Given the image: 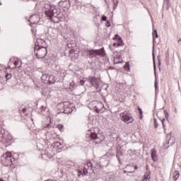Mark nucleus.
<instances>
[{
    "instance_id": "1a4fd4ad",
    "label": "nucleus",
    "mask_w": 181,
    "mask_h": 181,
    "mask_svg": "<svg viewBox=\"0 0 181 181\" xmlns=\"http://www.w3.org/2000/svg\"><path fill=\"white\" fill-rule=\"evenodd\" d=\"M88 81L91 84L92 87H95L96 90L100 88V79L95 78V76H89Z\"/></svg>"
},
{
    "instance_id": "4c0bfd02",
    "label": "nucleus",
    "mask_w": 181,
    "mask_h": 181,
    "mask_svg": "<svg viewBox=\"0 0 181 181\" xmlns=\"http://www.w3.org/2000/svg\"><path fill=\"white\" fill-rule=\"evenodd\" d=\"M117 40H118L119 42H121V43H122V38L121 37H119L117 38Z\"/></svg>"
},
{
    "instance_id": "79ce46f5",
    "label": "nucleus",
    "mask_w": 181,
    "mask_h": 181,
    "mask_svg": "<svg viewBox=\"0 0 181 181\" xmlns=\"http://www.w3.org/2000/svg\"><path fill=\"white\" fill-rule=\"evenodd\" d=\"M117 38L119 37V35L118 34H116V35H115V37H114L113 39H117Z\"/></svg>"
},
{
    "instance_id": "423d86ee",
    "label": "nucleus",
    "mask_w": 181,
    "mask_h": 181,
    "mask_svg": "<svg viewBox=\"0 0 181 181\" xmlns=\"http://www.w3.org/2000/svg\"><path fill=\"white\" fill-rule=\"evenodd\" d=\"M86 138H90V139L95 141V144H101V139L98 137V134L95 132V129H90V130H88Z\"/></svg>"
},
{
    "instance_id": "c03bdc74",
    "label": "nucleus",
    "mask_w": 181,
    "mask_h": 181,
    "mask_svg": "<svg viewBox=\"0 0 181 181\" xmlns=\"http://www.w3.org/2000/svg\"><path fill=\"white\" fill-rule=\"evenodd\" d=\"M177 43H179L180 45H181V38H180V39L177 40Z\"/></svg>"
},
{
    "instance_id": "09e8293b",
    "label": "nucleus",
    "mask_w": 181,
    "mask_h": 181,
    "mask_svg": "<svg viewBox=\"0 0 181 181\" xmlns=\"http://www.w3.org/2000/svg\"><path fill=\"white\" fill-rule=\"evenodd\" d=\"M25 111H26V109H23V112H25Z\"/></svg>"
},
{
    "instance_id": "5fc2aeb1",
    "label": "nucleus",
    "mask_w": 181,
    "mask_h": 181,
    "mask_svg": "<svg viewBox=\"0 0 181 181\" xmlns=\"http://www.w3.org/2000/svg\"><path fill=\"white\" fill-rule=\"evenodd\" d=\"M168 136L169 137V136H170V134H168Z\"/></svg>"
},
{
    "instance_id": "4468645a",
    "label": "nucleus",
    "mask_w": 181,
    "mask_h": 181,
    "mask_svg": "<svg viewBox=\"0 0 181 181\" xmlns=\"http://www.w3.org/2000/svg\"><path fill=\"white\" fill-rule=\"evenodd\" d=\"M29 22L32 24V25H35V23H39V21H40V18L39 16L35 14L31 16L29 18Z\"/></svg>"
},
{
    "instance_id": "ea45409f",
    "label": "nucleus",
    "mask_w": 181,
    "mask_h": 181,
    "mask_svg": "<svg viewBox=\"0 0 181 181\" xmlns=\"http://www.w3.org/2000/svg\"><path fill=\"white\" fill-rule=\"evenodd\" d=\"M106 26H107V28H110V21H107L106 23Z\"/></svg>"
},
{
    "instance_id": "b1692460",
    "label": "nucleus",
    "mask_w": 181,
    "mask_h": 181,
    "mask_svg": "<svg viewBox=\"0 0 181 181\" xmlns=\"http://www.w3.org/2000/svg\"><path fill=\"white\" fill-rule=\"evenodd\" d=\"M5 77L6 80H11L12 78V74H6Z\"/></svg>"
},
{
    "instance_id": "8fccbe9b",
    "label": "nucleus",
    "mask_w": 181,
    "mask_h": 181,
    "mask_svg": "<svg viewBox=\"0 0 181 181\" xmlns=\"http://www.w3.org/2000/svg\"><path fill=\"white\" fill-rule=\"evenodd\" d=\"M153 59H155V56L153 55Z\"/></svg>"
},
{
    "instance_id": "9d476101",
    "label": "nucleus",
    "mask_w": 181,
    "mask_h": 181,
    "mask_svg": "<svg viewBox=\"0 0 181 181\" xmlns=\"http://www.w3.org/2000/svg\"><path fill=\"white\" fill-rule=\"evenodd\" d=\"M64 114H71L74 111V107L73 105L69 103V102H64Z\"/></svg>"
},
{
    "instance_id": "a18cd8bd",
    "label": "nucleus",
    "mask_w": 181,
    "mask_h": 181,
    "mask_svg": "<svg viewBox=\"0 0 181 181\" xmlns=\"http://www.w3.org/2000/svg\"><path fill=\"white\" fill-rule=\"evenodd\" d=\"M143 181H151L149 179L144 178Z\"/></svg>"
},
{
    "instance_id": "f257e3e1",
    "label": "nucleus",
    "mask_w": 181,
    "mask_h": 181,
    "mask_svg": "<svg viewBox=\"0 0 181 181\" xmlns=\"http://www.w3.org/2000/svg\"><path fill=\"white\" fill-rule=\"evenodd\" d=\"M45 13L52 22H57L53 19V18H59L60 15V8L57 6L52 4H47L45 5Z\"/></svg>"
},
{
    "instance_id": "2f4dec72",
    "label": "nucleus",
    "mask_w": 181,
    "mask_h": 181,
    "mask_svg": "<svg viewBox=\"0 0 181 181\" xmlns=\"http://www.w3.org/2000/svg\"><path fill=\"white\" fill-rule=\"evenodd\" d=\"M85 83H86V81H84L83 79L80 80V85L81 86H83V84H85Z\"/></svg>"
},
{
    "instance_id": "412c9836",
    "label": "nucleus",
    "mask_w": 181,
    "mask_h": 181,
    "mask_svg": "<svg viewBox=\"0 0 181 181\" xmlns=\"http://www.w3.org/2000/svg\"><path fill=\"white\" fill-rule=\"evenodd\" d=\"M124 70H126L127 71H129L130 68H129V62H126V64L124 65Z\"/></svg>"
},
{
    "instance_id": "f03ea898",
    "label": "nucleus",
    "mask_w": 181,
    "mask_h": 181,
    "mask_svg": "<svg viewBox=\"0 0 181 181\" xmlns=\"http://www.w3.org/2000/svg\"><path fill=\"white\" fill-rule=\"evenodd\" d=\"M0 142H3V144H12L13 142L12 135L2 129V127H0Z\"/></svg>"
},
{
    "instance_id": "bb28decb",
    "label": "nucleus",
    "mask_w": 181,
    "mask_h": 181,
    "mask_svg": "<svg viewBox=\"0 0 181 181\" xmlns=\"http://www.w3.org/2000/svg\"><path fill=\"white\" fill-rule=\"evenodd\" d=\"M153 122H154V128H158V127H159V124H158V121L156 120V118L153 119Z\"/></svg>"
},
{
    "instance_id": "6e6d98bb",
    "label": "nucleus",
    "mask_w": 181,
    "mask_h": 181,
    "mask_svg": "<svg viewBox=\"0 0 181 181\" xmlns=\"http://www.w3.org/2000/svg\"><path fill=\"white\" fill-rule=\"evenodd\" d=\"M110 69H114V68H112V67H110Z\"/></svg>"
},
{
    "instance_id": "f3484780",
    "label": "nucleus",
    "mask_w": 181,
    "mask_h": 181,
    "mask_svg": "<svg viewBox=\"0 0 181 181\" xmlns=\"http://www.w3.org/2000/svg\"><path fill=\"white\" fill-rule=\"evenodd\" d=\"M179 176H180L179 171H175L173 173V180H175V181L177 180V179H179Z\"/></svg>"
},
{
    "instance_id": "9b49d317",
    "label": "nucleus",
    "mask_w": 181,
    "mask_h": 181,
    "mask_svg": "<svg viewBox=\"0 0 181 181\" xmlns=\"http://www.w3.org/2000/svg\"><path fill=\"white\" fill-rule=\"evenodd\" d=\"M41 156L42 158L45 159V160H47V159H52V158H53V153L49 152V149L42 150L41 151Z\"/></svg>"
},
{
    "instance_id": "aec40b11",
    "label": "nucleus",
    "mask_w": 181,
    "mask_h": 181,
    "mask_svg": "<svg viewBox=\"0 0 181 181\" xmlns=\"http://www.w3.org/2000/svg\"><path fill=\"white\" fill-rule=\"evenodd\" d=\"M54 146L55 148H59V149H61L62 146H63V144L60 141H55L54 143Z\"/></svg>"
},
{
    "instance_id": "4be33fe9",
    "label": "nucleus",
    "mask_w": 181,
    "mask_h": 181,
    "mask_svg": "<svg viewBox=\"0 0 181 181\" xmlns=\"http://www.w3.org/2000/svg\"><path fill=\"white\" fill-rule=\"evenodd\" d=\"M144 179H151V173L146 172L144 175Z\"/></svg>"
},
{
    "instance_id": "a211bd4d",
    "label": "nucleus",
    "mask_w": 181,
    "mask_h": 181,
    "mask_svg": "<svg viewBox=\"0 0 181 181\" xmlns=\"http://www.w3.org/2000/svg\"><path fill=\"white\" fill-rule=\"evenodd\" d=\"M121 156H122V151L117 150L116 153V158L118 159L119 162L121 161V160L119 159Z\"/></svg>"
},
{
    "instance_id": "13d9d810",
    "label": "nucleus",
    "mask_w": 181,
    "mask_h": 181,
    "mask_svg": "<svg viewBox=\"0 0 181 181\" xmlns=\"http://www.w3.org/2000/svg\"><path fill=\"white\" fill-rule=\"evenodd\" d=\"M79 173H81V171H80Z\"/></svg>"
},
{
    "instance_id": "3c124183",
    "label": "nucleus",
    "mask_w": 181,
    "mask_h": 181,
    "mask_svg": "<svg viewBox=\"0 0 181 181\" xmlns=\"http://www.w3.org/2000/svg\"><path fill=\"white\" fill-rule=\"evenodd\" d=\"M46 135H47V136L49 135V132H47V134H46Z\"/></svg>"
},
{
    "instance_id": "4d7b16f0",
    "label": "nucleus",
    "mask_w": 181,
    "mask_h": 181,
    "mask_svg": "<svg viewBox=\"0 0 181 181\" xmlns=\"http://www.w3.org/2000/svg\"><path fill=\"white\" fill-rule=\"evenodd\" d=\"M47 139L49 141L50 139H47Z\"/></svg>"
},
{
    "instance_id": "6e6552de",
    "label": "nucleus",
    "mask_w": 181,
    "mask_h": 181,
    "mask_svg": "<svg viewBox=\"0 0 181 181\" xmlns=\"http://www.w3.org/2000/svg\"><path fill=\"white\" fill-rule=\"evenodd\" d=\"M90 108H95V112L100 114L101 112V110L104 108V103L103 102H98L97 100H93L89 104Z\"/></svg>"
},
{
    "instance_id": "5701e85b",
    "label": "nucleus",
    "mask_w": 181,
    "mask_h": 181,
    "mask_svg": "<svg viewBox=\"0 0 181 181\" xmlns=\"http://www.w3.org/2000/svg\"><path fill=\"white\" fill-rule=\"evenodd\" d=\"M86 166L88 169H93V163L90 161L87 163Z\"/></svg>"
},
{
    "instance_id": "864d4df0",
    "label": "nucleus",
    "mask_w": 181,
    "mask_h": 181,
    "mask_svg": "<svg viewBox=\"0 0 181 181\" xmlns=\"http://www.w3.org/2000/svg\"><path fill=\"white\" fill-rule=\"evenodd\" d=\"M113 3L115 4V1L113 0Z\"/></svg>"
},
{
    "instance_id": "39448f33",
    "label": "nucleus",
    "mask_w": 181,
    "mask_h": 181,
    "mask_svg": "<svg viewBox=\"0 0 181 181\" xmlns=\"http://www.w3.org/2000/svg\"><path fill=\"white\" fill-rule=\"evenodd\" d=\"M34 53L37 59H44L47 54V48H46V47H35Z\"/></svg>"
},
{
    "instance_id": "f8f14e48",
    "label": "nucleus",
    "mask_w": 181,
    "mask_h": 181,
    "mask_svg": "<svg viewBox=\"0 0 181 181\" xmlns=\"http://www.w3.org/2000/svg\"><path fill=\"white\" fill-rule=\"evenodd\" d=\"M35 47H47L46 41L43 39L37 38L35 43Z\"/></svg>"
},
{
    "instance_id": "2eb2a0df",
    "label": "nucleus",
    "mask_w": 181,
    "mask_h": 181,
    "mask_svg": "<svg viewBox=\"0 0 181 181\" xmlns=\"http://www.w3.org/2000/svg\"><path fill=\"white\" fill-rule=\"evenodd\" d=\"M57 80V78H56V77L54 75H50L48 77V82L50 84H54L56 83V81Z\"/></svg>"
},
{
    "instance_id": "7c9ffc66",
    "label": "nucleus",
    "mask_w": 181,
    "mask_h": 181,
    "mask_svg": "<svg viewBox=\"0 0 181 181\" xmlns=\"http://www.w3.org/2000/svg\"><path fill=\"white\" fill-rule=\"evenodd\" d=\"M164 112L165 113V118L166 120L168 121V119H169V113H168V112L164 111Z\"/></svg>"
},
{
    "instance_id": "37998d69",
    "label": "nucleus",
    "mask_w": 181,
    "mask_h": 181,
    "mask_svg": "<svg viewBox=\"0 0 181 181\" xmlns=\"http://www.w3.org/2000/svg\"><path fill=\"white\" fill-rule=\"evenodd\" d=\"M154 86L156 88H158V83L155 82Z\"/></svg>"
},
{
    "instance_id": "de8ad7c7",
    "label": "nucleus",
    "mask_w": 181,
    "mask_h": 181,
    "mask_svg": "<svg viewBox=\"0 0 181 181\" xmlns=\"http://www.w3.org/2000/svg\"><path fill=\"white\" fill-rule=\"evenodd\" d=\"M154 69H156V64H155V61H154Z\"/></svg>"
},
{
    "instance_id": "f704fd0d",
    "label": "nucleus",
    "mask_w": 181,
    "mask_h": 181,
    "mask_svg": "<svg viewBox=\"0 0 181 181\" xmlns=\"http://www.w3.org/2000/svg\"><path fill=\"white\" fill-rule=\"evenodd\" d=\"M168 144H170V145H173V144H175V141H172V139H170V140L168 141Z\"/></svg>"
},
{
    "instance_id": "72a5a7b5",
    "label": "nucleus",
    "mask_w": 181,
    "mask_h": 181,
    "mask_svg": "<svg viewBox=\"0 0 181 181\" xmlns=\"http://www.w3.org/2000/svg\"><path fill=\"white\" fill-rule=\"evenodd\" d=\"M84 175H87V173H88V171L87 170V168H83V170Z\"/></svg>"
},
{
    "instance_id": "c85d7f7f",
    "label": "nucleus",
    "mask_w": 181,
    "mask_h": 181,
    "mask_svg": "<svg viewBox=\"0 0 181 181\" xmlns=\"http://www.w3.org/2000/svg\"><path fill=\"white\" fill-rule=\"evenodd\" d=\"M138 110H139V112L141 115V119H142V114H144V112H142V109H141V107H138Z\"/></svg>"
},
{
    "instance_id": "e433bc0d",
    "label": "nucleus",
    "mask_w": 181,
    "mask_h": 181,
    "mask_svg": "<svg viewBox=\"0 0 181 181\" xmlns=\"http://www.w3.org/2000/svg\"><path fill=\"white\" fill-rule=\"evenodd\" d=\"M154 33L156 35V38L159 37V35H158V31L156 30H154Z\"/></svg>"
},
{
    "instance_id": "ddd939ff",
    "label": "nucleus",
    "mask_w": 181,
    "mask_h": 181,
    "mask_svg": "<svg viewBox=\"0 0 181 181\" xmlns=\"http://www.w3.org/2000/svg\"><path fill=\"white\" fill-rule=\"evenodd\" d=\"M58 6L69 9V8H70V0H61L58 3Z\"/></svg>"
},
{
    "instance_id": "a19ab883",
    "label": "nucleus",
    "mask_w": 181,
    "mask_h": 181,
    "mask_svg": "<svg viewBox=\"0 0 181 181\" xmlns=\"http://www.w3.org/2000/svg\"><path fill=\"white\" fill-rule=\"evenodd\" d=\"M113 46H117L118 47V46H120V44L119 43H117H117H114Z\"/></svg>"
},
{
    "instance_id": "cd10ccee",
    "label": "nucleus",
    "mask_w": 181,
    "mask_h": 181,
    "mask_svg": "<svg viewBox=\"0 0 181 181\" xmlns=\"http://www.w3.org/2000/svg\"><path fill=\"white\" fill-rule=\"evenodd\" d=\"M161 123H162L164 131H166L165 126V119H161Z\"/></svg>"
},
{
    "instance_id": "c756f323",
    "label": "nucleus",
    "mask_w": 181,
    "mask_h": 181,
    "mask_svg": "<svg viewBox=\"0 0 181 181\" xmlns=\"http://www.w3.org/2000/svg\"><path fill=\"white\" fill-rule=\"evenodd\" d=\"M57 128L59 129V131H62V129L64 128V126L63 124H58Z\"/></svg>"
},
{
    "instance_id": "6ab92c4d",
    "label": "nucleus",
    "mask_w": 181,
    "mask_h": 181,
    "mask_svg": "<svg viewBox=\"0 0 181 181\" xmlns=\"http://www.w3.org/2000/svg\"><path fill=\"white\" fill-rule=\"evenodd\" d=\"M41 79L42 81H49V76L46 74H42Z\"/></svg>"
},
{
    "instance_id": "603ef678",
    "label": "nucleus",
    "mask_w": 181,
    "mask_h": 181,
    "mask_svg": "<svg viewBox=\"0 0 181 181\" xmlns=\"http://www.w3.org/2000/svg\"><path fill=\"white\" fill-rule=\"evenodd\" d=\"M0 181H4V180H2V179H0Z\"/></svg>"
},
{
    "instance_id": "0eeeda50",
    "label": "nucleus",
    "mask_w": 181,
    "mask_h": 181,
    "mask_svg": "<svg viewBox=\"0 0 181 181\" xmlns=\"http://www.w3.org/2000/svg\"><path fill=\"white\" fill-rule=\"evenodd\" d=\"M120 119L125 124H132L134 122V117L127 111L120 113Z\"/></svg>"
},
{
    "instance_id": "c9c22d12",
    "label": "nucleus",
    "mask_w": 181,
    "mask_h": 181,
    "mask_svg": "<svg viewBox=\"0 0 181 181\" xmlns=\"http://www.w3.org/2000/svg\"><path fill=\"white\" fill-rule=\"evenodd\" d=\"M102 21H107V16H102Z\"/></svg>"
},
{
    "instance_id": "49530a36",
    "label": "nucleus",
    "mask_w": 181,
    "mask_h": 181,
    "mask_svg": "<svg viewBox=\"0 0 181 181\" xmlns=\"http://www.w3.org/2000/svg\"><path fill=\"white\" fill-rule=\"evenodd\" d=\"M134 169H135V170H136L137 169H138V166H134Z\"/></svg>"
},
{
    "instance_id": "7ed1b4c3",
    "label": "nucleus",
    "mask_w": 181,
    "mask_h": 181,
    "mask_svg": "<svg viewBox=\"0 0 181 181\" xmlns=\"http://www.w3.org/2000/svg\"><path fill=\"white\" fill-rule=\"evenodd\" d=\"M85 53H86V56L89 59H93V57H97V56H101V57L105 56L104 48H101L100 49H86L85 50Z\"/></svg>"
},
{
    "instance_id": "a878e982",
    "label": "nucleus",
    "mask_w": 181,
    "mask_h": 181,
    "mask_svg": "<svg viewBox=\"0 0 181 181\" xmlns=\"http://www.w3.org/2000/svg\"><path fill=\"white\" fill-rule=\"evenodd\" d=\"M165 2L167 4L166 9L168 10L170 8V0H165Z\"/></svg>"
},
{
    "instance_id": "20e7f679",
    "label": "nucleus",
    "mask_w": 181,
    "mask_h": 181,
    "mask_svg": "<svg viewBox=\"0 0 181 181\" xmlns=\"http://www.w3.org/2000/svg\"><path fill=\"white\" fill-rule=\"evenodd\" d=\"M14 162L15 158L12 157L11 152H7L1 156V163L4 166H11V165H13Z\"/></svg>"
},
{
    "instance_id": "393cba45",
    "label": "nucleus",
    "mask_w": 181,
    "mask_h": 181,
    "mask_svg": "<svg viewBox=\"0 0 181 181\" xmlns=\"http://www.w3.org/2000/svg\"><path fill=\"white\" fill-rule=\"evenodd\" d=\"M50 128H52V124H50V123H48L44 126V129H50Z\"/></svg>"
},
{
    "instance_id": "58836bf2",
    "label": "nucleus",
    "mask_w": 181,
    "mask_h": 181,
    "mask_svg": "<svg viewBox=\"0 0 181 181\" xmlns=\"http://www.w3.org/2000/svg\"><path fill=\"white\" fill-rule=\"evenodd\" d=\"M14 64L16 66H18V64H19V61H15Z\"/></svg>"
},
{
    "instance_id": "dca6fc26",
    "label": "nucleus",
    "mask_w": 181,
    "mask_h": 181,
    "mask_svg": "<svg viewBox=\"0 0 181 181\" xmlns=\"http://www.w3.org/2000/svg\"><path fill=\"white\" fill-rule=\"evenodd\" d=\"M151 158L154 162H156L158 160V157L156 156V150L152 149L151 150Z\"/></svg>"
},
{
    "instance_id": "473e14b6",
    "label": "nucleus",
    "mask_w": 181,
    "mask_h": 181,
    "mask_svg": "<svg viewBox=\"0 0 181 181\" xmlns=\"http://www.w3.org/2000/svg\"><path fill=\"white\" fill-rule=\"evenodd\" d=\"M68 165H70L71 166H75L76 164L71 161H69L68 162Z\"/></svg>"
}]
</instances>
